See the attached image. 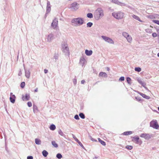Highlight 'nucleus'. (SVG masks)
I'll use <instances>...</instances> for the list:
<instances>
[{"label": "nucleus", "mask_w": 159, "mask_h": 159, "mask_svg": "<svg viewBox=\"0 0 159 159\" xmlns=\"http://www.w3.org/2000/svg\"><path fill=\"white\" fill-rule=\"evenodd\" d=\"M71 22L72 24V25L75 26H78L83 25L84 22L83 18L78 17L72 19L71 20Z\"/></svg>", "instance_id": "f257e3e1"}, {"label": "nucleus", "mask_w": 159, "mask_h": 159, "mask_svg": "<svg viewBox=\"0 0 159 159\" xmlns=\"http://www.w3.org/2000/svg\"><path fill=\"white\" fill-rule=\"evenodd\" d=\"M94 17L96 20H99L104 16L103 10L100 8H98L94 14Z\"/></svg>", "instance_id": "f03ea898"}, {"label": "nucleus", "mask_w": 159, "mask_h": 159, "mask_svg": "<svg viewBox=\"0 0 159 159\" xmlns=\"http://www.w3.org/2000/svg\"><path fill=\"white\" fill-rule=\"evenodd\" d=\"M124 14L121 11L114 12L112 13V16L117 19H120L123 18Z\"/></svg>", "instance_id": "7ed1b4c3"}, {"label": "nucleus", "mask_w": 159, "mask_h": 159, "mask_svg": "<svg viewBox=\"0 0 159 159\" xmlns=\"http://www.w3.org/2000/svg\"><path fill=\"white\" fill-rule=\"evenodd\" d=\"M79 7V4L76 2H74L71 4L69 8L73 11L77 10Z\"/></svg>", "instance_id": "20e7f679"}, {"label": "nucleus", "mask_w": 159, "mask_h": 159, "mask_svg": "<svg viewBox=\"0 0 159 159\" xmlns=\"http://www.w3.org/2000/svg\"><path fill=\"white\" fill-rule=\"evenodd\" d=\"M150 126L156 129H158L159 128V125L158 124L157 121L156 120H152L150 123Z\"/></svg>", "instance_id": "39448f33"}, {"label": "nucleus", "mask_w": 159, "mask_h": 159, "mask_svg": "<svg viewBox=\"0 0 159 159\" xmlns=\"http://www.w3.org/2000/svg\"><path fill=\"white\" fill-rule=\"evenodd\" d=\"M102 38L106 42L109 43L114 44V43L113 40L109 37L102 35L101 36Z\"/></svg>", "instance_id": "423d86ee"}, {"label": "nucleus", "mask_w": 159, "mask_h": 159, "mask_svg": "<svg viewBox=\"0 0 159 159\" xmlns=\"http://www.w3.org/2000/svg\"><path fill=\"white\" fill-rule=\"evenodd\" d=\"M140 137L144 138L145 139L148 140L151 139L152 136V134H149L142 133L140 135Z\"/></svg>", "instance_id": "0eeeda50"}, {"label": "nucleus", "mask_w": 159, "mask_h": 159, "mask_svg": "<svg viewBox=\"0 0 159 159\" xmlns=\"http://www.w3.org/2000/svg\"><path fill=\"white\" fill-rule=\"evenodd\" d=\"M62 49L63 52H64L69 53V48L67 44H62L61 45Z\"/></svg>", "instance_id": "6e6552de"}, {"label": "nucleus", "mask_w": 159, "mask_h": 159, "mask_svg": "<svg viewBox=\"0 0 159 159\" xmlns=\"http://www.w3.org/2000/svg\"><path fill=\"white\" fill-rule=\"evenodd\" d=\"M133 139L132 141L134 143H135L137 144H141L142 143V141L139 140V138L138 136H135L134 137H132Z\"/></svg>", "instance_id": "1a4fd4ad"}, {"label": "nucleus", "mask_w": 159, "mask_h": 159, "mask_svg": "<svg viewBox=\"0 0 159 159\" xmlns=\"http://www.w3.org/2000/svg\"><path fill=\"white\" fill-rule=\"evenodd\" d=\"M58 21L57 18H55L51 24V26L53 29H55L57 26Z\"/></svg>", "instance_id": "9d476101"}, {"label": "nucleus", "mask_w": 159, "mask_h": 159, "mask_svg": "<svg viewBox=\"0 0 159 159\" xmlns=\"http://www.w3.org/2000/svg\"><path fill=\"white\" fill-rule=\"evenodd\" d=\"M46 39L48 42H51L54 39V34L52 33L50 34L47 36Z\"/></svg>", "instance_id": "9b49d317"}, {"label": "nucleus", "mask_w": 159, "mask_h": 159, "mask_svg": "<svg viewBox=\"0 0 159 159\" xmlns=\"http://www.w3.org/2000/svg\"><path fill=\"white\" fill-rule=\"evenodd\" d=\"M25 73V76L27 78H29L30 76V73L29 69H25L24 67Z\"/></svg>", "instance_id": "f8f14e48"}, {"label": "nucleus", "mask_w": 159, "mask_h": 159, "mask_svg": "<svg viewBox=\"0 0 159 159\" xmlns=\"http://www.w3.org/2000/svg\"><path fill=\"white\" fill-rule=\"evenodd\" d=\"M30 98V94L29 93H26L25 96L22 95V99L23 101H28L29 100Z\"/></svg>", "instance_id": "ddd939ff"}, {"label": "nucleus", "mask_w": 159, "mask_h": 159, "mask_svg": "<svg viewBox=\"0 0 159 159\" xmlns=\"http://www.w3.org/2000/svg\"><path fill=\"white\" fill-rule=\"evenodd\" d=\"M112 2L115 4H116L121 6L124 5L125 4L124 3L119 2L118 0H112Z\"/></svg>", "instance_id": "4468645a"}, {"label": "nucleus", "mask_w": 159, "mask_h": 159, "mask_svg": "<svg viewBox=\"0 0 159 159\" xmlns=\"http://www.w3.org/2000/svg\"><path fill=\"white\" fill-rule=\"evenodd\" d=\"M73 138L75 140V141H76L79 144L82 148H84V147L82 144V143L78 140V139L73 135Z\"/></svg>", "instance_id": "2eb2a0df"}, {"label": "nucleus", "mask_w": 159, "mask_h": 159, "mask_svg": "<svg viewBox=\"0 0 159 159\" xmlns=\"http://www.w3.org/2000/svg\"><path fill=\"white\" fill-rule=\"evenodd\" d=\"M16 98V97L14 95H13L12 96H11L10 98V102L13 103H14L15 102Z\"/></svg>", "instance_id": "dca6fc26"}, {"label": "nucleus", "mask_w": 159, "mask_h": 159, "mask_svg": "<svg viewBox=\"0 0 159 159\" xmlns=\"http://www.w3.org/2000/svg\"><path fill=\"white\" fill-rule=\"evenodd\" d=\"M138 93L144 98H145L146 99H149L150 98L149 96H147L145 94L140 93L139 92H138Z\"/></svg>", "instance_id": "f3484780"}, {"label": "nucleus", "mask_w": 159, "mask_h": 159, "mask_svg": "<svg viewBox=\"0 0 159 159\" xmlns=\"http://www.w3.org/2000/svg\"><path fill=\"white\" fill-rule=\"evenodd\" d=\"M85 53L87 55L89 56L92 54L93 53V51L91 50H89L86 49L85 51Z\"/></svg>", "instance_id": "a211bd4d"}, {"label": "nucleus", "mask_w": 159, "mask_h": 159, "mask_svg": "<svg viewBox=\"0 0 159 159\" xmlns=\"http://www.w3.org/2000/svg\"><path fill=\"white\" fill-rule=\"evenodd\" d=\"M137 80L139 84L146 89V88L145 87L146 84L145 82L142 81L141 79H138Z\"/></svg>", "instance_id": "6ab92c4d"}, {"label": "nucleus", "mask_w": 159, "mask_h": 159, "mask_svg": "<svg viewBox=\"0 0 159 159\" xmlns=\"http://www.w3.org/2000/svg\"><path fill=\"white\" fill-rule=\"evenodd\" d=\"M85 61V60L84 57H82L80 59V63L82 66L84 65Z\"/></svg>", "instance_id": "aec40b11"}, {"label": "nucleus", "mask_w": 159, "mask_h": 159, "mask_svg": "<svg viewBox=\"0 0 159 159\" xmlns=\"http://www.w3.org/2000/svg\"><path fill=\"white\" fill-rule=\"evenodd\" d=\"M99 76L104 77H107V74L105 72H100L99 74Z\"/></svg>", "instance_id": "412c9836"}, {"label": "nucleus", "mask_w": 159, "mask_h": 159, "mask_svg": "<svg viewBox=\"0 0 159 159\" xmlns=\"http://www.w3.org/2000/svg\"><path fill=\"white\" fill-rule=\"evenodd\" d=\"M132 17L133 18L138 20L139 21L141 22H142V21L140 19L139 17L137 16H136L134 15H133L132 16Z\"/></svg>", "instance_id": "4be33fe9"}, {"label": "nucleus", "mask_w": 159, "mask_h": 159, "mask_svg": "<svg viewBox=\"0 0 159 159\" xmlns=\"http://www.w3.org/2000/svg\"><path fill=\"white\" fill-rule=\"evenodd\" d=\"M126 39L127 40V41L129 43H131L132 40V38L131 36L130 35H129L126 38Z\"/></svg>", "instance_id": "5701e85b"}, {"label": "nucleus", "mask_w": 159, "mask_h": 159, "mask_svg": "<svg viewBox=\"0 0 159 159\" xmlns=\"http://www.w3.org/2000/svg\"><path fill=\"white\" fill-rule=\"evenodd\" d=\"M35 141V143L39 145L41 143V141L39 139H36Z\"/></svg>", "instance_id": "b1692460"}, {"label": "nucleus", "mask_w": 159, "mask_h": 159, "mask_svg": "<svg viewBox=\"0 0 159 159\" xmlns=\"http://www.w3.org/2000/svg\"><path fill=\"white\" fill-rule=\"evenodd\" d=\"M42 154L44 157H46L48 155V153L46 151L44 150L42 152Z\"/></svg>", "instance_id": "393cba45"}, {"label": "nucleus", "mask_w": 159, "mask_h": 159, "mask_svg": "<svg viewBox=\"0 0 159 159\" xmlns=\"http://www.w3.org/2000/svg\"><path fill=\"white\" fill-rule=\"evenodd\" d=\"M99 142L103 145L105 146L106 145V143L103 141L100 138H98Z\"/></svg>", "instance_id": "a878e982"}, {"label": "nucleus", "mask_w": 159, "mask_h": 159, "mask_svg": "<svg viewBox=\"0 0 159 159\" xmlns=\"http://www.w3.org/2000/svg\"><path fill=\"white\" fill-rule=\"evenodd\" d=\"M50 129L52 130H54L56 129V126L54 124H52L50 126Z\"/></svg>", "instance_id": "bb28decb"}, {"label": "nucleus", "mask_w": 159, "mask_h": 159, "mask_svg": "<svg viewBox=\"0 0 159 159\" xmlns=\"http://www.w3.org/2000/svg\"><path fill=\"white\" fill-rule=\"evenodd\" d=\"M155 16L154 15V14H151L150 15H149L147 16L148 18L151 19H155Z\"/></svg>", "instance_id": "cd10ccee"}, {"label": "nucleus", "mask_w": 159, "mask_h": 159, "mask_svg": "<svg viewBox=\"0 0 159 159\" xmlns=\"http://www.w3.org/2000/svg\"><path fill=\"white\" fill-rule=\"evenodd\" d=\"M58 133L61 136H63V137H65V134L63 133L62 131H61V130L60 129L58 131Z\"/></svg>", "instance_id": "c85d7f7f"}, {"label": "nucleus", "mask_w": 159, "mask_h": 159, "mask_svg": "<svg viewBox=\"0 0 159 159\" xmlns=\"http://www.w3.org/2000/svg\"><path fill=\"white\" fill-rule=\"evenodd\" d=\"M132 132L131 131H128L125 132L123 133V134L124 135H128L132 134Z\"/></svg>", "instance_id": "c756f323"}, {"label": "nucleus", "mask_w": 159, "mask_h": 159, "mask_svg": "<svg viewBox=\"0 0 159 159\" xmlns=\"http://www.w3.org/2000/svg\"><path fill=\"white\" fill-rule=\"evenodd\" d=\"M52 144L53 146H54L55 148H57L58 147V144L56 143V142L55 141H52Z\"/></svg>", "instance_id": "7c9ffc66"}, {"label": "nucleus", "mask_w": 159, "mask_h": 159, "mask_svg": "<svg viewBox=\"0 0 159 159\" xmlns=\"http://www.w3.org/2000/svg\"><path fill=\"white\" fill-rule=\"evenodd\" d=\"M122 35L125 38H126L129 35V34L126 32H123L122 33Z\"/></svg>", "instance_id": "2f4dec72"}, {"label": "nucleus", "mask_w": 159, "mask_h": 159, "mask_svg": "<svg viewBox=\"0 0 159 159\" xmlns=\"http://www.w3.org/2000/svg\"><path fill=\"white\" fill-rule=\"evenodd\" d=\"M87 16L88 18H92L93 17V15L92 13H89L87 14Z\"/></svg>", "instance_id": "473e14b6"}, {"label": "nucleus", "mask_w": 159, "mask_h": 159, "mask_svg": "<svg viewBox=\"0 0 159 159\" xmlns=\"http://www.w3.org/2000/svg\"><path fill=\"white\" fill-rule=\"evenodd\" d=\"M93 25V23L91 22H89L87 24V27H91Z\"/></svg>", "instance_id": "72a5a7b5"}, {"label": "nucleus", "mask_w": 159, "mask_h": 159, "mask_svg": "<svg viewBox=\"0 0 159 159\" xmlns=\"http://www.w3.org/2000/svg\"><path fill=\"white\" fill-rule=\"evenodd\" d=\"M79 115L80 117L83 119H84L85 118V115L83 113H80Z\"/></svg>", "instance_id": "f704fd0d"}, {"label": "nucleus", "mask_w": 159, "mask_h": 159, "mask_svg": "<svg viewBox=\"0 0 159 159\" xmlns=\"http://www.w3.org/2000/svg\"><path fill=\"white\" fill-rule=\"evenodd\" d=\"M128 84H131V79L129 77H127L126 78Z\"/></svg>", "instance_id": "c9c22d12"}, {"label": "nucleus", "mask_w": 159, "mask_h": 159, "mask_svg": "<svg viewBox=\"0 0 159 159\" xmlns=\"http://www.w3.org/2000/svg\"><path fill=\"white\" fill-rule=\"evenodd\" d=\"M59 57V54L58 53H55L54 54V58L55 60H57L58 59Z\"/></svg>", "instance_id": "e433bc0d"}, {"label": "nucleus", "mask_w": 159, "mask_h": 159, "mask_svg": "<svg viewBox=\"0 0 159 159\" xmlns=\"http://www.w3.org/2000/svg\"><path fill=\"white\" fill-rule=\"evenodd\" d=\"M56 157L59 159H60L62 157V155L60 153H58L56 155Z\"/></svg>", "instance_id": "4c0bfd02"}, {"label": "nucleus", "mask_w": 159, "mask_h": 159, "mask_svg": "<svg viewBox=\"0 0 159 159\" xmlns=\"http://www.w3.org/2000/svg\"><path fill=\"white\" fill-rule=\"evenodd\" d=\"M141 70V68L139 67H135V70L138 72H140Z\"/></svg>", "instance_id": "58836bf2"}, {"label": "nucleus", "mask_w": 159, "mask_h": 159, "mask_svg": "<svg viewBox=\"0 0 159 159\" xmlns=\"http://www.w3.org/2000/svg\"><path fill=\"white\" fill-rule=\"evenodd\" d=\"M125 148L128 150H131L133 148V147L132 146L127 145L126 146Z\"/></svg>", "instance_id": "ea45409f"}, {"label": "nucleus", "mask_w": 159, "mask_h": 159, "mask_svg": "<svg viewBox=\"0 0 159 159\" xmlns=\"http://www.w3.org/2000/svg\"><path fill=\"white\" fill-rule=\"evenodd\" d=\"M51 10V7H46V11L47 13H49Z\"/></svg>", "instance_id": "a19ab883"}, {"label": "nucleus", "mask_w": 159, "mask_h": 159, "mask_svg": "<svg viewBox=\"0 0 159 159\" xmlns=\"http://www.w3.org/2000/svg\"><path fill=\"white\" fill-rule=\"evenodd\" d=\"M152 22L159 25V20H153Z\"/></svg>", "instance_id": "79ce46f5"}, {"label": "nucleus", "mask_w": 159, "mask_h": 159, "mask_svg": "<svg viewBox=\"0 0 159 159\" xmlns=\"http://www.w3.org/2000/svg\"><path fill=\"white\" fill-rule=\"evenodd\" d=\"M25 83L24 82H22L20 84V87L22 88H24L25 86Z\"/></svg>", "instance_id": "37998d69"}, {"label": "nucleus", "mask_w": 159, "mask_h": 159, "mask_svg": "<svg viewBox=\"0 0 159 159\" xmlns=\"http://www.w3.org/2000/svg\"><path fill=\"white\" fill-rule=\"evenodd\" d=\"M135 99L138 101H140L141 100V98L139 97H135Z\"/></svg>", "instance_id": "c03bdc74"}, {"label": "nucleus", "mask_w": 159, "mask_h": 159, "mask_svg": "<svg viewBox=\"0 0 159 159\" xmlns=\"http://www.w3.org/2000/svg\"><path fill=\"white\" fill-rule=\"evenodd\" d=\"M47 0V7H51V5L50 2L49 1H48V0Z\"/></svg>", "instance_id": "a18cd8bd"}, {"label": "nucleus", "mask_w": 159, "mask_h": 159, "mask_svg": "<svg viewBox=\"0 0 159 159\" xmlns=\"http://www.w3.org/2000/svg\"><path fill=\"white\" fill-rule=\"evenodd\" d=\"M74 118L75 119L77 120H78L80 119L78 115H75V116H74Z\"/></svg>", "instance_id": "49530a36"}, {"label": "nucleus", "mask_w": 159, "mask_h": 159, "mask_svg": "<svg viewBox=\"0 0 159 159\" xmlns=\"http://www.w3.org/2000/svg\"><path fill=\"white\" fill-rule=\"evenodd\" d=\"M27 105L29 107H31L32 106V103L30 102H29L27 103Z\"/></svg>", "instance_id": "de8ad7c7"}, {"label": "nucleus", "mask_w": 159, "mask_h": 159, "mask_svg": "<svg viewBox=\"0 0 159 159\" xmlns=\"http://www.w3.org/2000/svg\"><path fill=\"white\" fill-rule=\"evenodd\" d=\"M125 80V78L123 76L121 77L119 79V81H123Z\"/></svg>", "instance_id": "09e8293b"}, {"label": "nucleus", "mask_w": 159, "mask_h": 159, "mask_svg": "<svg viewBox=\"0 0 159 159\" xmlns=\"http://www.w3.org/2000/svg\"><path fill=\"white\" fill-rule=\"evenodd\" d=\"M146 31L147 32L149 33H151L152 32V31L151 30L148 29L146 30Z\"/></svg>", "instance_id": "8fccbe9b"}, {"label": "nucleus", "mask_w": 159, "mask_h": 159, "mask_svg": "<svg viewBox=\"0 0 159 159\" xmlns=\"http://www.w3.org/2000/svg\"><path fill=\"white\" fill-rule=\"evenodd\" d=\"M154 15L155 16V19L157 18L159 19V15L157 14H154Z\"/></svg>", "instance_id": "3c124183"}, {"label": "nucleus", "mask_w": 159, "mask_h": 159, "mask_svg": "<svg viewBox=\"0 0 159 159\" xmlns=\"http://www.w3.org/2000/svg\"><path fill=\"white\" fill-rule=\"evenodd\" d=\"M157 34L155 33H154L152 34V36L153 37H156L157 36Z\"/></svg>", "instance_id": "603ef678"}, {"label": "nucleus", "mask_w": 159, "mask_h": 159, "mask_svg": "<svg viewBox=\"0 0 159 159\" xmlns=\"http://www.w3.org/2000/svg\"><path fill=\"white\" fill-rule=\"evenodd\" d=\"M73 83L75 85L76 84L77 80L76 79H73Z\"/></svg>", "instance_id": "864d4df0"}, {"label": "nucleus", "mask_w": 159, "mask_h": 159, "mask_svg": "<svg viewBox=\"0 0 159 159\" xmlns=\"http://www.w3.org/2000/svg\"><path fill=\"white\" fill-rule=\"evenodd\" d=\"M33 158L32 156H28L27 157V159H33Z\"/></svg>", "instance_id": "5fc2aeb1"}, {"label": "nucleus", "mask_w": 159, "mask_h": 159, "mask_svg": "<svg viewBox=\"0 0 159 159\" xmlns=\"http://www.w3.org/2000/svg\"><path fill=\"white\" fill-rule=\"evenodd\" d=\"M37 109V107L36 106L33 105V111L34 112L35 110Z\"/></svg>", "instance_id": "6e6d98bb"}, {"label": "nucleus", "mask_w": 159, "mask_h": 159, "mask_svg": "<svg viewBox=\"0 0 159 159\" xmlns=\"http://www.w3.org/2000/svg\"><path fill=\"white\" fill-rule=\"evenodd\" d=\"M44 72L45 74H47L48 72V70L46 69L44 70Z\"/></svg>", "instance_id": "4d7b16f0"}, {"label": "nucleus", "mask_w": 159, "mask_h": 159, "mask_svg": "<svg viewBox=\"0 0 159 159\" xmlns=\"http://www.w3.org/2000/svg\"><path fill=\"white\" fill-rule=\"evenodd\" d=\"M85 82V81L84 80H82L81 81V84H84Z\"/></svg>", "instance_id": "13d9d810"}, {"label": "nucleus", "mask_w": 159, "mask_h": 159, "mask_svg": "<svg viewBox=\"0 0 159 159\" xmlns=\"http://www.w3.org/2000/svg\"><path fill=\"white\" fill-rule=\"evenodd\" d=\"M157 31L158 34V36L159 38V30H157Z\"/></svg>", "instance_id": "bf43d9fd"}, {"label": "nucleus", "mask_w": 159, "mask_h": 159, "mask_svg": "<svg viewBox=\"0 0 159 159\" xmlns=\"http://www.w3.org/2000/svg\"><path fill=\"white\" fill-rule=\"evenodd\" d=\"M22 74V72L21 71H20V72L18 73V75L20 76Z\"/></svg>", "instance_id": "052dcab7"}, {"label": "nucleus", "mask_w": 159, "mask_h": 159, "mask_svg": "<svg viewBox=\"0 0 159 159\" xmlns=\"http://www.w3.org/2000/svg\"><path fill=\"white\" fill-rule=\"evenodd\" d=\"M38 91V89L37 88H36L35 90H34V92H37V91Z\"/></svg>", "instance_id": "680f3d73"}, {"label": "nucleus", "mask_w": 159, "mask_h": 159, "mask_svg": "<svg viewBox=\"0 0 159 159\" xmlns=\"http://www.w3.org/2000/svg\"><path fill=\"white\" fill-rule=\"evenodd\" d=\"M91 139L93 141H97L96 140H95V139H94L93 138H91Z\"/></svg>", "instance_id": "e2e57ef3"}, {"label": "nucleus", "mask_w": 159, "mask_h": 159, "mask_svg": "<svg viewBox=\"0 0 159 159\" xmlns=\"http://www.w3.org/2000/svg\"><path fill=\"white\" fill-rule=\"evenodd\" d=\"M47 13V12L46 11V13L45 14V17H47V15H48V13Z\"/></svg>", "instance_id": "0e129e2a"}, {"label": "nucleus", "mask_w": 159, "mask_h": 159, "mask_svg": "<svg viewBox=\"0 0 159 159\" xmlns=\"http://www.w3.org/2000/svg\"><path fill=\"white\" fill-rule=\"evenodd\" d=\"M107 70H108V71H109V70H110V69H109V67H107Z\"/></svg>", "instance_id": "69168bd1"}, {"label": "nucleus", "mask_w": 159, "mask_h": 159, "mask_svg": "<svg viewBox=\"0 0 159 159\" xmlns=\"http://www.w3.org/2000/svg\"><path fill=\"white\" fill-rule=\"evenodd\" d=\"M13 95V94L12 93H10V96H12Z\"/></svg>", "instance_id": "338daca9"}, {"label": "nucleus", "mask_w": 159, "mask_h": 159, "mask_svg": "<svg viewBox=\"0 0 159 159\" xmlns=\"http://www.w3.org/2000/svg\"><path fill=\"white\" fill-rule=\"evenodd\" d=\"M157 56L159 57V53L157 54Z\"/></svg>", "instance_id": "774afa93"}]
</instances>
